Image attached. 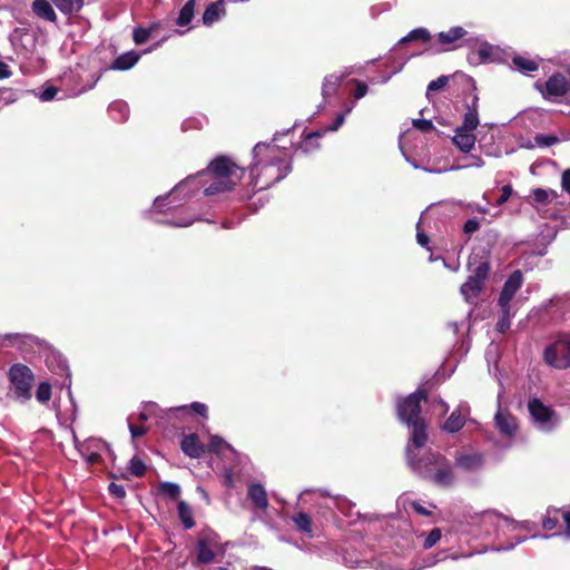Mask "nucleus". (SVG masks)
I'll return each mask as SVG.
<instances>
[{"mask_svg": "<svg viewBox=\"0 0 570 570\" xmlns=\"http://www.w3.org/2000/svg\"><path fill=\"white\" fill-rule=\"evenodd\" d=\"M424 392L419 391L397 405V414L402 422L412 428L410 443L406 446V462L414 473L439 487H450L454 483V473L449 461L440 453L428 451L420 456L421 449L428 441L426 425L420 416Z\"/></svg>", "mask_w": 570, "mask_h": 570, "instance_id": "obj_1", "label": "nucleus"}, {"mask_svg": "<svg viewBox=\"0 0 570 570\" xmlns=\"http://www.w3.org/2000/svg\"><path fill=\"white\" fill-rule=\"evenodd\" d=\"M199 176L207 177L205 194L213 196L232 190L243 178L244 170L227 157H218Z\"/></svg>", "mask_w": 570, "mask_h": 570, "instance_id": "obj_2", "label": "nucleus"}, {"mask_svg": "<svg viewBox=\"0 0 570 570\" xmlns=\"http://www.w3.org/2000/svg\"><path fill=\"white\" fill-rule=\"evenodd\" d=\"M9 377L14 396L21 401H28L31 397V387L33 385L31 370L26 365L14 364L9 371Z\"/></svg>", "mask_w": 570, "mask_h": 570, "instance_id": "obj_3", "label": "nucleus"}, {"mask_svg": "<svg viewBox=\"0 0 570 570\" xmlns=\"http://www.w3.org/2000/svg\"><path fill=\"white\" fill-rule=\"evenodd\" d=\"M528 407L530 415L539 430L549 432L558 424L553 410L544 405L540 400H530Z\"/></svg>", "mask_w": 570, "mask_h": 570, "instance_id": "obj_4", "label": "nucleus"}, {"mask_svg": "<svg viewBox=\"0 0 570 570\" xmlns=\"http://www.w3.org/2000/svg\"><path fill=\"white\" fill-rule=\"evenodd\" d=\"M546 362L559 370L570 367V341L558 340L544 351Z\"/></svg>", "mask_w": 570, "mask_h": 570, "instance_id": "obj_5", "label": "nucleus"}, {"mask_svg": "<svg viewBox=\"0 0 570 570\" xmlns=\"http://www.w3.org/2000/svg\"><path fill=\"white\" fill-rule=\"evenodd\" d=\"M489 264L481 263L474 271L473 275H471L468 281L461 286V294L463 295L466 302H471L475 298L483 286V283L489 273Z\"/></svg>", "mask_w": 570, "mask_h": 570, "instance_id": "obj_6", "label": "nucleus"}, {"mask_svg": "<svg viewBox=\"0 0 570 570\" xmlns=\"http://www.w3.org/2000/svg\"><path fill=\"white\" fill-rule=\"evenodd\" d=\"M104 452L107 453L110 458L114 456V452L109 445L101 440H89L82 445L81 449L82 456L90 464L99 462Z\"/></svg>", "mask_w": 570, "mask_h": 570, "instance_id": "obj_7", "label": "nucleus"}, {"mask_svg": "<svg viewBox=\"0 0 570 570\" xmlns=\"http://www.w3.org/2000/svg\"><path fill=\"white\" fill-rule=\"evenodd\" d=\"M180 446L186 455L194 459L200 458L205 453V445L195 433L185 435L180 442Z\"/></svg>", "mask_w": 570, "mask_h": 570, "instance_id": "obj_8", "label": "nucleus"}, {"mask_svg": "<svg viewBox=\"0 0 570 570\" xmlns=\"http://www.w3.org/2000/svg\"><path fill=\"white\" fill-rule=\"evenodd\" d=\"M455 464L463 470L473 471L483 464V458L481 454L475 452H462L455 455Z\"/></svg>", "mask_w": 570, "mask_h": 570, "instance_id": "obj_9", "label": "nucleus"}, {"mask_svg": "<svg viewBox=\"0 0 570 570\" xmlns=\"http://www.w3.org/2000/svg\"><path fill=\"white\" fill-rule=\"evenodd\" d=\"M226 14L225 0H218L207 6L203 14V23L205 26H212Z\"/></svg>", "mask_w": 570, "mask_h": 570, "instance_id": "obj_10", "label": "nucleus"}, {"mask_svg": "<svg viewBox=\"0 0 570 570\" xmlns=\"http://www.w3.org/2000/svg\"><path fill=\"white\" fill-rule=\"evenodd\" d=\"M452 140L462 153L466 154L470 153L475 145V135L473 131L458 128Z\"/></svg>", "mask_w": 570, "mask_h": 570, "instance_id": "obj_11", "label": "nucleus"}, {"mask_svg": "<svg viewBox=\"0 0 570 570\" xmlns=\"http://www.w3.org/2000/svg\"><path fill=\"white\" fill-rule=\"evenodd\" d=\"M247 495L256 509L265 510L268 507L267 493L262 484H249Z\"/></svg>", "mask_w": 570, "mask_h": 570, "instance_id": "obj_12", "label": "nucleus"}, {"mask_svg": "<svg viewBox=\"0 0 570 570\" xmlns=\"http://www.w3.org/2000/svg\"><path fill=\"white\" fill-rule=\"evenodd\" d=\"M494 420L495 426L501 433L505 435H513L515 433L518 425L515 419L511 414L504 413L501 410H499L495 414Z\"/></svg>", "mask_w": 570, "mask_h": 570, "instance_id": "obj_13", "label": "nucleus"}, {"mask_svg": "<svg viewBox=\"0 0 570 570\" xmlns=\"http://www.w3.org/2000/svg\"><path fill=\"white\" fill-rule=\"evenodd\" d=\"M546 87L549 95L562 96L568 91L569 82L563 75L556 73L548 79Z\"/></svg>", "mask_w": 570, "mask_h": 570, "instance_id": "obj_14", "label": "nucleus"}, {"mask_svg": "<svg viewBox=\"0 0 570 570\" xmlns=\"http://www.w3.org/2000/svg\"><path fill=\"white\" fill-rule=\"evenodd\" d=\"M31 8H32L33 13L37 17H39L46 21L56 22L57 14L49 1L35 0L31 4Z\"/></svg>", "mask_w": 570, "mask_h": 570, "instance_id": "obj_15", "label": "nucleus"}, {"mask_svg": "<svg viewBox=\"0 0 570 570\" xmlns=\"http://www.w3.org/2000/svg\"><path fill=\"white\" fill-rule=\"evenodd\" d=\"M483 519L487 522H490L497 527H500V523L503 522L505 525L512 530L521 527V524L513 519L502 515L501 513H498L497 511H487L483 513Z\"/></svg>", "mask_w": 570, "mask_h": 570, "instance_id": "obj_16", "label": "nucleus"}, {"mask_svg": "<svg viewBox=\"0 0 570 570\" xmlns=\"http://www.w3.org/2000/svg\"><path fill=\"white\" fill-rule=\"evenodd\" d=\"M140 56L135 51H128L112 62L111 68L116 70H128L134 67L139 60Z\"/></svg>", "mask_w": 570, "mask_h": 570, "instance_id": "obj_17", "label": "nucleus"}, {"mask_svg": "<svg viewBox=\"0 0 570 570\" xmlns=\"http://www.w3.org/2000/svg\"><path fill=\"white\" fill-rule=\"evenodd\" d=\"M476 101H478V98L474 97L472 106L469 107V110L464 115L463 124L460 127L461 129L470 130V131H473L474 129H476V127L479 125V115H478Z\"/></svg>", "mask_w": 570, "mask_h": 570, "instance_id": "obj_18", "label": "nucleus"}, {"mask_svg": "<svg viewBox=\"0 0 570 570\" xmlns=\"http://www.w3.org/2000/svg\"><path fill=\"white\" fill-rule=\"evenodd\" d=\"M466 31L461 27H453L448 31H442L438 35V40L442 45H452L456 40L461 39Z\"/></svg>", "mask_w": 570, "mask_h": 570, "instance_id": "obj_19", "label": "nucleus"}, {"mask_svg": "<svg viewBox=\"0 0 570 570\" xmlns=\"http://www.w3.org/2000/svg\"><path fill=\"white\" fill-rule=\"evenodd\" d=\"M214 559L215 552L209 542H207L206 540H200L197 547V560L200 563H209L214 561Z\"/></svg>", "mask_w": 570, "mask_h": 570, "instance_id": "obj_20", "label": "nucleus"}, {"mask_svg": "<svg viewBox=\"0 0 570 570\" xmlns=\"http://www.w3.org/2000/svg\"><path fill=\"white\" fill-rule=\"evenodd\" d=\"M52 2L66 14L78 12L83 4V0H52Z\"/></svg>", "mask_w": 570, "mask_h": 570, "instance_id": "obj_21", "label": "nucleus"}, {"mask_svg": "<svg viewBox=\"0 0 570 570\" xmlns=\"http://www.w3.org/2000/svg\"><path fill=\"white\" fill-rule=\"evenodd\" d=\"M194 9L195 0H187L179 12L176 23L180 27L187 26L194 17Z\"/></svg>", "mask_w": 570, "mask_h": 570, "instance_id": "obj_22", "label": "nucleus"}, {"mask_svg": "<svg viewBox=\"0 0 570 570\" xmlns=\"http://www.w3.org/2000/svg\"><path fill=\"white\" fill-rule=\"evenodd\" d=\"M514 67L522 72H531L535 71L539 68V65L535 60L529 59L523 56H515L513 59Z\"/></svg>", "mask_w": 570, "mask_h": 570, "instance_id": "obj_23", "label": "nucleus"}, {"mask_svg": "<svg viewBox=\"0 0 570 570\" xmlns=\"http://www.w3.org/2000/svg\"><path fill=\"white\" fill-rule=\"evenodd\" d=\"M342 78H343V76H337V75H330V76L325 77L323 87H322V95L324 97H328V96L333 95L336 91V89L338 88V86L342 81Z\"/></svg>", "mask_w": 570, "mask_h": 570, "instance_id": "obj_24", "label": "nucleus"}, {"mask_svg": "<svg viewBox=\"0 0 570 570\" xmlns=\"http://www.w3.org/2000/svg\"><path fill=\"white\" fill-rule=\"evenodd\" d=\"M464 425V417L460 414L459 410L452 412L450 417L443 425V429L448 432H458Z\"/></svg>", "mask_w": 570, "mask_h": 570, "instance_id": "obj_25", "label": "nucleus"}, {"mask_svg": "<svg viewBox=\"0 0 570 570\" xmlns=\"http://www.w3.org/2000/svg\"><path fill=\"white\" fill-rule=\"evenodd\" d=\"M293 522L295 523L296 528L305 533L311 534L312 533V519L311 517L305 512H298L293 517Z\"/></svg>", "mask_w": 570, "mask_h": 570, "instance_id": "obj_26", "label": "nucleus"}, {"mask_svg": "<svg viewBox=\"0 0 570 570\" xmlns=\"http://www.w3.org/2000/svg\"><path fill=\"white\" fill-rule=\"evenodd\" d=\"M430 38H431V35L428 29L417 28V29L412 30L407 36L403 37L399 41V45L406 43L409 41H415V40L426 42L430 40Z\"/></svg>", "mask_w": 570, "mask_h": 570, "instance_id": "obj_27", "label": "nucleus"}, {"mask_svg": "<svg viewBox=\"0 0 570 570\" xmlns=\"http://www.w3.org/2000/svg\"><path fill=\"white\" fill-rule=\"evenodd\" d=\"M158 491L161 495L175 500L180 495V487L173 482H161L158 485Z\"/></svg>", "mask_w": 570, "mask_h": 570, "instance_id": "obj_28", "label": "nucleus"}, {"mask_svg": "<svg viewBox=\"0 0 570 570\" xmlns=\"http://www.w3.org/2000/svg\"><path fill=\"white\" fill-rule=\"evenodd\" d=\"M178 513L181 522L187 529L194 527L195 522L193 520V510L185 501H180L178 503Z\"/></svg>", "mask_w": 570, "mask_h": 570, "instance_id": "obj_29", "label": "nucleus"}, {"mask_svg": "<svg viewBox=\"0 0 570 570\" xmlns=\"http://www.w3.org/2000/svg\"><path fill=\"white\" fill-rule=\"evenodd\" d=\"M523 283V275L520 271H514L503 285V289L515 294Z\"/></svg>", "mask_w": 570, "mask_h": 570, "instance_id": "obj_30", "label": "nucleus"}, {"mask_svg": "<svg viewBox=\"0 0 570 570\" xmlns=\"http://www.w3.org/2000/svg\"><path fill=\"white\" fill-rule=\"evenodd\" d=\"M109 112L111 117L116 120H125L128 116L129 108L128 105L124 101H116L110 105Z\"/></svg>", "mask_w": 570, "mask_h": 570, "instance_id": "obj_31", "label": "nucleus"}, {"mask_svg": "<svg viewBox=\"0 0 570 570\" xmlns=\"http://www.w3.org/2000/svg\"><path fill=\"white\" fill-rule=\"evenodd\" d=\"M532 195H533L534 203H537V204H547L552 198L557 197V191L551 190V189L548 190V189H543V188H535L532 191Z\"/></svg>", "mask_w": 570, "mask_h": 570, "instance_id": "obj_32", "label": "nucleus"}, {"mask_svg": "<svg viewBox=\"0 0 570 570\" xmlns=\"http://www.w3.org/2000/svg\"><path fill=\"white\" fill-rule=\"evenodd\" d=\"M129 471L135 476H142L146 472V465L138 456H134L129 462Z\"/></svg>", "mask_w": 570, "mask_h": 570, "instance_id": "obj_33", "label": "nucleus"}, {"mask_svg": "<svg viewBox=\"0 0 570 570\" xmlns=\"http://www.w3.org/2000/svg\"><path fill=\"white\" fill-rule=\"evenodd\" d=\"M36 397L40 403H46L51 397V386L47 382L40 383V385L37 389Z\"/></svg>", "mask_w": 570, "mask_h": 570, "instance_id": "obj_34", "label": "nucleus"}, {"mask_svg": "<svg viewBox=\"0 0 570 570\" xmlns=\"http://www.w3.org/2000/svg\"><path fill=\"white\" fill-rule=\"evenodd\" d=\"M534 141L540 147H549V146L557 144L559 141V138L554 135L540 134L534 137Z\"/></svg>", "mask_w": 570, "mask_h": 570, "instance_id": "obj_35", "label": "nucleus"}, {"mask_svg": "<svg viewBox=\"0 0 570 570\" xmlns=\"http://www.w3.org/2000/svg\"><path fill=\"white\" fill-rule=\"evenodd\" d=\"M514 295L515 294H513L511 292H508V291L502 288L500 297H499V305L501 307V312L508 313V309H511L510 308V302H511V299L513 298Z\"/></svg>", "mask_w": 570, "mask_h": 570, "instance_id": "obj_36", "label": "nucleus"}, {"mask_svg": "<svg viewBox=\"0 0 570 570\" xmlns=\"http://www.w3.org/2000/svg\"><path fill=\"white\" fill-rule=\"evenodd\" d=\"M441 539V530L440 529H433L425 538L424 540V548L430 549L434 544H436Z\"/></svg>", "mask_w": 570, "mask_h": 570, "instance_id": "obj_37", "label": "nucleus"}, {"mask_svg": "<svg viewBox=\"0 0 570 570\" xmlns=\"http://www.w3.org/2000/svg\"><path fill=\"white\" fill-rule=\"evenodd\" d=\"M448 81H449V78L446 76H441L438 79L432 80L428 86L426 96H429L431 91H436V90L444 88L446 86Z\"/></svg>", "mask_w": 570, "mask_h": 570, "instance_id": "obj_38", "label": "nucleus"}, {"mask_svg": "<svg viewBox=\"0 0 570 570\" xmlns=\"http://www.w3.org/2000/svg\"><path fill=\"white\" fill-rule=\"evenodd\" d=\"M353 108L354 105L346 107L345 110L336 117L334 124L330 126L326 130L336 131L344 124L345 116L348 115Z\"/></svg>", "mask_w": 570, "mask_h": 570, "instance_id": "obj_39", "label": "nucleus"}, {"mask_svg": "<svg viewBox=\"0 0 570 570\" xmlns=\"http://www.w3.org/2000/svg\"><path fill=\"white\" fill-rule=\"evenodd\" d=\"M223 448H230L222 438L217 435L210 436L209 450L213 452H220Z\"/></svg>", "mask_w": 570, "mask_h": 570, "instance_id": "obj_40", "label": "nucleus"}, {"mask_svg": "<svg viewBox=\"0 0 570 570\" xmlns=\"http://www.w3.org/2000/svg\"><path fill=\"white\" fill-rule=\"evenodd\" d=\"M411 507L413 508V510L415 512H417L421 515H425V517H429V515L432 514V510L431 509H435L434 504L430 503L428 507H425L423 503H421L419 501L412 502Z\"/></svg>", "mask_w": 570, "mask_h": 570, "instance_id": "obj_41", "label": "nucleus"}, {"mask_svg": "<svg viewBox=\"0 0 570 570\" xmlns=\"http://www.w3.org/2000/svg\"><path fill=\"white\" fill-rule=\"evenodd\" d=\"M510 318H511V312L508 309V313H503L498 321L497 327L500 333H504L510 327Z\"/></svg>", "mask_w": 570, "mask_h": 570, "instance_id": "obj_42", "label": "nucleus"}, {"mask_svg": "<svg viewBox=\"0 0 570 570\" xmlns=\"http://www.w3.org/2000/svg\"><path fill=\"white\" fill-rule=\"evenodd\" d=\"M149 36H150V30H148V29L137 28L134 31V40L137 45H141L145 41H147Z\"/></svg>", "mask_w": 570, "mask_h": 570, "instance_id": "obj_43", "label": "nucleus"}, {"mask_svg": "<svg viewBox=\"0 0 570 570\" xmlns=\"http://www.w3.org/2000/svg\"><path fill=\"white\" fill-rule=\"evenodd\" d=\"M413 126L423 132H429L434 128L432 121L425 119L413 120Z\"/></svg>", "mask_w": 570, "mask_h": 570, "instance_id": "obj_44", "label": "nucleus"}, {"mask_svg": "<svg viewBox=\"0 0 570 570\" xmlns=\"http://www.w3.org/2000/svg\"><path fill=\"white\" fill-rule=\"evenodd\" d=\"M58 92V89L53 86L47 87L39 96L41 101L52 100Z\"/></svg>", "mask_w": 570, "mask_h": 570, "instance_id": "obj_45", "label": "nucleus"}, {"mask_svg": "<svg viewBox=\"0 0 570 570\" xmlns=\"http://www.w3.org/2000/svg\"><path fill=\"white\" fill-rule=\"evenodd\" d=\"M491 47L488 45H482L480 49L478 50V55L481 62H487L490 60L491 57Z\"/></svg>", "mask_w": 570, "mask_h": 570, "instance_id": "obj_46", "label": "nucleus"}, {"mask_svg": "<svg viewBox=\"0 0 570 570\" xmlns=\"http://www.w3.org/2000/svg\"><path fill=\"white\" fill-rule=\"evenodd\" d=\"M479 228H480V223L475 218L468 219L463 227L464 233L469 234V235L476 232Z\"/></svg>", "mask_w": 570, "mask_h": 570, "instance_id": "obj_47", "label": "nucleus"}, {"mask_svg": "<svg viewBox=\"0 0 570 570\" xmlns=\"http://www.w3.org/2000/svg\"><path fill=\"white\" fill-rule=\"evenodd\" d=\"M128 428H129L130 434L134 439L141 436L147 432V429L145 426L134 425L130 421L128 423Z\"/></svg>", "mask_w": 570, "mask_h": 570, "instance_id": "obj_48", "label": "nucleus"}, {"mask_svg": "<svg viewBox=\"0 0 570 570\" xmlns=\"http://www.w3.org/2000/svg\"><path fill=\"white\" fill-rule=\"evenodd\" d=\"M109 491L117 498H124L126 495L125 488L114 482L109 484Z\"/></svg>", "mask_w": 570, "mask_h": 570, "instance_id": "obj_49", "label": "nucleus"}, {"mask_svg": "<svg viewBox=\"0 0 570 570\" xmlns=\"http://www.w3.org/2000/svg\"><path fill=\"white\" fill-rule=\"evenodd\" d=\"M355 83H356V89L354 92V97L356 99H361L362 97H364L366 95L367 86L364 82H361L358 80H355Z\"/></svg>", "mask_w": 570, "mask_h": 570, "instance_id": "obj_50", "label": "nucleus"}, {"mask_svg": "<svg viewBox=\"0 0 570 570\" xmlns=\"http://www.w3.org/2000/svg\"><path fill=\"white\" fill-rule=\"evenodd\" d=\"M512 194V187L507 185L502 188V194L497 200L498 205H503L511 196Z\"/></svg>", "mask_w": 570, "mask_h": 570, "instance_id": "obj_51", "label": "nucleus"}, {"mask_svg": "<svg viewBox=\"0 0 570 570\" xmlns=\"http://www.w3.org/2000/svg\"><path fill=\"white\" fill-rule=\"evenodd\" d=\"M561 186L564 191L570 194V169H567L562 173Z\"/></svg>", "mask_w": 570, "mask_h": 570, "instance_id": "obj_52", "label": "nucleus"}, {"mask_svg": "<svg viewBox=\"0 0 570 570\" xmlns=\"http://www.w3.org/2000/svg\"><path fill=\"white\" fill-rule=\"evenodd\" d=\"M191 409L202 416L207 415V406L204 403L195 402L191 404Z\"/></svg>", "mask_w": 570, "mask_h": 570, "instance_id": "obj_53", "label": "nucleus"}, {"mask_svg": "<svg viewBox=\"0 0 570 570\" xmlns=\"http://www.w3.org/2000/svg\"><path fill=\"white\" fill-rule=\"evenodd\" d=\"M155 407H156V404H154V403L148 404L146 406V409L142 412H140L139 420L146 421L149 417V415L151 414L153 409H155Z\"/></svg>", "mask_w": 570, "mask_h": 570, "instance_id": "obj_54", "label": "nucleus"}, {"mask_svg": "<svg viewBox=\"0 0 570 570\" xmlns=\"http://www.w3.org/2000/svg\"><path fill=\"white\" fill-rule=\"evenodd\" d=\"M10 76L11 71L9 69V66L0 61V79L9 78Z\"/></svg>", "mask_w": 570, "mask_h": 570, "instance_id": "obj_55", "label": "nucleus"}, {"mask_svg": "<svg viewBox=\"0 0 570 570\" xmlns=\"http://www.w3.org/2000/svg\"><path fill=\"white\" fill-rule=\"evenodd\" d=\"M556 524H557V520H554L552 518H546L542 523V525L546 530H552L556 527Z\"/></svg>", "mask_w": 570, "mask_h": 570, "instance_id": "obj_56", "label": "nucleus"}, {"mask_svg": "<svg viewBox=\"0 0 570 570\" xmlns=\"http://www.w3.org/2000/svg\"><path fill=\"white\" fill-rule=\"evenodd\" d=\"M416 239L421 246H426L429 244V237L424 233L417 232Z\"/></svg>", "mask_w": 570, "mask_h": 570, "instance_id": "obj_57", "label": "nucleus"}, {"mask_svg": "<svg viewBox=\"0 0 570 570\" xmlns=\"http://www.w3.org/2000/svg\"><path fill=\"white\" fill-rule=\"evenodd\" d=\"M196 177L189 176L185 181L179 183L173 190L171 194H176L183 189V187L188 184L189 181H193Z\"/></svg>", "mask_w": 570, "mask_h": 570, "instance_id": "obj_58", "label": "nucleus"}, {"mask_svg": "<svg viewBox=\"0 0 570 570\" xmlns=\"http://www.w3.org/2000/svg\"><path fill=\"white\" fill-rule=\"evenodd\" d=\"M563 518H564V522H566V524H567V531H566V534H567V537H569V538H570V512L564 513V514H563Z\"/></svg>", "mask_w": 570, "mask_h": 570, "instance_id": "obj_59", "label": "nucleus"}, {"mask_svg": "<svg viewBox=\"0 0 570 570\" xmlns=\"http://www.w3.org/2000/svg\"><path fill=\"white\" fill-rule=\"evenodd\" d=\"M268 148L267 145L265 144H257L255 147H254V154L255 156H257V154L262 150V149H266Z\"/></svg>", "mask_w": 570, "mask_h": 570, "instance_id": "obj_60", "label": "nucleus"}, {"mask_svg": "<svg viewBox=\"0 0 570 570\" xmlns=\"http://www.w3.org/2000/svg\"><path fill=\"white\" fill-rule=\"evenodd\" d=\"M19 338H20V336L18 334H10V335L6 336V340H9V341H18Z\"/></svg>", "mask_w": 570, "mask_h": 570, "instance_id": "obj_61", "label": "nucleus"}, {"mask_svg": "<svg viewBox=\"0 0 570 570\" xmlns=\"http://www.w3.org/2000/svg\"><path fill=\"white\" fill-rule=\"evenodd\" d=\"M164 199H165V197H158V198H156V200H155V205H156V206H158V207H160V206L163 205Z\"/></svg>", "mask_w": 570, "mask_h": 570, "instance_id": "obj_62", "label": "nucleus"}, {"mask_svg": "<svg viewBox=\"0 0 570 570\" xmlns=\"http://www.w3.org/2000/svg\"><path fill=\"white\" fill-rule=\"evenodd\" d=\"M440 404L442 406V411L446 412L448 411V405L442 400L440 401Z\"/></svg>", "mask_w": 570, "mask_h": 570, "instance_id": "obj_63", "label": "nucleus"}, {"mask_svg": "<svg viewBox=\"0 0 570 570\" xmlns=\"http://www.w3.org/2000/svg\"><path fill=\"white\" fill-rule=\"evenodd\" d=\"M321 134L320 132H312L308 135V139H312L313 137H320Z\"/></svg>", "mask_w": 570, "mask_h": 570, "instance_id": "obj_64", "label": "nucleus"}]
</instances>
